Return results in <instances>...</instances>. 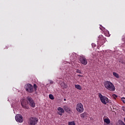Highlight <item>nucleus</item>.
<instances>
[{
	"mask_svg": "<svg viewBox=\"0 0 125 125\" xmlns=\"http://www.w3.org/2000/svg\"><path fill=\"white\" fill-rule=\"evenodd\" d=\"M104 87H105L108 90H109V91H115V90H116L115 85L110 81L104 82Z\"/></svg>",
	"mask_w": 125,
	"mask_h": 125,
	"instance_id": "1",
	"label": "nucleus"
},
{
	"mask_svg": "<svg viewBox=\"0 0 125 125\" xmlns=\"http://www.w3.org/2000/svg\"><path fill=\"white\" fill-rule=\"evenodd\" d=\"M39 122V119L35 117L29 119L28 124L30 125H36Z\"/></svg>",
	"mask_w": 125,
	"mask_h": 125,
	"instance_id": "2",
	"label": "nucleus"
},
{
	"mask_svg": "<svg viewBox=\"0 0 125 125\" xmlns=\"http://www.w3.org/2000/svg\"><path fill=\"white\" fill-rule=\"evenodd\" d=\"M99 96L100 97V99L102 102V103L104 104V105H106L107 103H109V99L108 98L103 96L101 93L99 94Z\"/></svg>",
	"mask_w": 125,
	"mask_h": 125,
	"instance_id": "3",
	"label": "nucleus"
},
{
	"mask_svg": "<svg viewBox=\"0 0 125 125\" xmlns=\"http://www.w3.org/2000/svg\"><path fill=\"white\" fill-rule=\"evenodd\" d=\"M27 102L31 107L32 108H35L36 106V104L35 103V102L34 101V100H33V98L31 97H27L26 98Z\"/></svg>",
	"mask_w": 125,
	"mask_h": 125,
	"instance_id": "4",
	"label": "nucleus"
},
{
	"mask_svg": "<svg viewBox=\"0 0 125 125\" xmlns=\"http://www.w3.org/2000/svg\"><path fill=\"white\" fill-rule=\"evenodd\" d=\"M76 109L78 113H83V111H84L83 105V104L81 103H79L76 104Z\"/></svg>",
	"mask_w": 125,
	"mask_h": 125,
	"instance_id": "5",
	"label": "nucleus"
},
{
	"mask_svg": "<svg viewBox=\"0 0 125 125\" xmlns=\"http://www.w3.org/2000/svg\"><path fill=\"white\" fill-rule=\"evenodd\" d=\"M26 90L29 93H33L34 92V87L33 85L28 83L26 85Z\"/></svg>",
	"mask_w": 125,
	"mask_h": 125,
	"instance_id": "6",
	"label": "nucleus"
},
{
	"mask_svg": "<svg viewBox=\"0 0 125 125\" xmlns=\"http://www.w3.org/2000/svg\"><path fill=\"white\" fill-rule=\"evenodd\" d=\"M79 61H80L81 63L83 64V65H86V64H87V60L83 56H80Z\"/></svg>",
	"mask_w": 125,
	"mask_h": 125,
	"instance_id": "7",
	"label": "nucleus"
},
{
	"mask_svg": "<svg viewBox=\"0 0 125 125\" xmlns=\"http://www.w3.org/2000/svg\"><path fill=\"white\" fill-rule=\"evenodd\" d=\"M15 119L17 122H18L19 123H23V121H24V119L23 118V117H22V115L21 114H17L15 116Z\"/></svg>",
	"mask_w": 125,
	"mask_h": 125,
	"instance_id": "8",
	"label": "nucleus"
},
{
	"mask_svg": "<svg viewBox=\"0 0 125 125\" xmlns=\"http://www.w3.org/2000/svg\"><path fill=\"white\" fill-rule=\"evenodd\" d=\"M21 105L24 109H26L28 110L29 109V105H28V102H26V101L24 100L23 101L21 102Z\"/></svg>",
	"mask_w": 125,
	"mask_h": 125,
	"instance_id": "9",
	"label": "nucleus"
},
{
	"mask_svg": "<svg viewBox=\"0 0 125 125\" xmlns=\"http://www.w3.org/2000/svg\"><path fill=\"white\" fill-rule=\"evenodd\" d=\"M98 43H99V42H100L102 44H103V43H104V38L103 37V36L102 35H100L98 37Z\"/></svg>",
	"mask_w": 125,
	"mask_h": 125,
	"instance_id": "10",
	"label": "nucleus"
},
{
	"mask_svg": "<svg viewBox=\"0 0 125 125\" xmlns=\"http://www.w3.org/2000/svg\"><path fill=\"white\" fill-rule=\"evenodd\" d=\"M57 110L59 111V112H58V114H59L60 116H62V114L64 113V109H63V108L61 107H59Z\"/></svg>",
	"mask_w": 125,
	"mask_h": 125,
	"instance_id": "11",
	"label": "nucleus"
},
{
	"mask_svg": "<svg viewBox=\"0 0 125 125\" xmlns=\"http://www.w3.org/2000/svg\"><path fill=\"white\" fill-rule=\"evenodd\" d=\"M88 114L87 112H83L80 114V117L82 119H87Z\"/></svg>",
	"mask_w": 125,
	"mask_h": 125,
	"instance_id": "12",
	"label": "nucleus"
},
{
	"mask_svg": "<svg viewBox=\"0 0 125 125\" xmlns=\"http://www.w3.org/2000/svg\"><path fill=\"white\" fill-rule=\"evenodd\" d=\"M63 108L65 110V112H66L67 113H70V112H71V108L68 107V106L64 105L63 106Z\"/></svg>",
	"mask_w": 125,
	"mask_h": 125,
	"instance_id": "13",
	"label": "nucleus"
},
{
	"mask_svg": "<svg viewBox=\"0 0 125 125\" xmlns=\"http://www.w3.org/2000/svg\"><path fill=\"white\" fill-rule=\"evenodd\" d=\"M103 119H104V123H105V124H106L105 125L110 124V119L108 117H107V118H105V117H104Z\"/></svg>",
	"mask_w": 125,
	"mask_h": 125,
	"instance_id": "14",
	"label": "nucleus"
},
{
	"mask_svg": "<svg viewBox=\"0 0 125 125\" xmlns=\"http://www.w3.org/2000/svg\"><path fill=\"white\" fill-rule=\"evenodd\" d=\"M113 75L115 77V78H117V79H119V78H120L119 74L116 72H113Z\"/></svg>",
	"mask_w": 125,
	"mask_h": 125,
	"instance_id": "15",
	"label": "nucleus"
},
{
	"mask_svg": "<svg viewBox=\"0 0 125 125\" xmlns=\"http://www.w3.org/2000/svg\"><path fill=\"white\" fill-rule=\"evenodd\" d=\"M75 88H77V89H79V90H82V87L79 84L75 85Z\"/></svg>",
	"mask_w": 125,
	"mask_h": 125,
	"instance_id": "16",
	"label": "nucleus"
},
{
	"mask_svg": "<svg viewBox=\"0 0 125 125\" xmlns=\"http://www.w3.org/2000/svg\"><path fill=\"white\" fill-rule=\"evenodd\" d=\"M117 125H125V122H123V121H120L118 123H117Z\"/></svg>",
	"mask_w": 125,
	"mask_h": 125,
	"instance_id": "17",
	"label": "nucleus"
},
{
	"mask_svg": "<svg viewBox=\"0 0 125 125\" xmlns=\"http://www.w3.org/2000/svg\"><path fill=\"white\" fill-rule=\"evenodd\" d=\"M68 125H76L74 121L68 122Z\"/></svg>",
	"mask_w": 125,
	"mask_h": 125,
	"instance_id": "18",
	"label": "nucleus"
},
{
	"mask_svg": "<svg viewBox=\"0 0 125 125\" xmlns=\"http://www.w3.org/2000/svg\"><path fill=\"white\" fill-rule=\"evenodd\" d=\"M49 97L50 99H51V100H53V99H54V97L53 96V95L52 94H50L49 95Z\"/></svg>",
	"mask_w": 125,
	"mask_h": 125,
	"instance_id": "19",
	"label": "nucleus"
},
{
	"mask_svg": "<svg viewBox=\"0 0 125 125\" xmlns=\"http://www.w3.org/2000/svg\"><path fill=\"white\" fill-rule=\"evenodd\" d=\"M33 87H34V89L35 90V91H37V84H34Z\"/></svg>",
	"mask_w": 125,
	"mask_h": 125,
	"instance_id": "20",
	"label": "nucleus"
},
{
	"mask_svg": "<svg viewBox=\"0 0 125 125\" xmlns=\"http://www.w3.org/2000/svg\"><path fill=\"white\" fill-rule=\"evenodd\" d=\"M121 101H122V102H123V103H124V104H125V98H121Z\"/></svg>",
	"mask_w": 125,
	"mask_h": 125,
	"instance_id": "21",
	"label": "nucleus"
},
{
	"mask_svg": "<svg viewBox=\"0 0 125 125\" xmlns=\"http://www.w3.org/2000/svg\"><path fill=\"white\" fill-rule=\"evenodd\" d=\"M76 73H79V74H82V72L81 71V70H77L76 71Z\"/></svg>",
	"mask_w": 125,
	"mask_h": 125,
	"instance_id": "22",
	"label": "nucleus"
},
{
	"mask_svg": "<svg viewBox=\"0 0 125 125\" xmlns=\"http://www.w3.org/2000/svg\"><path fill=\"white\" fill-rule=\"evenodd\" d=\"M54 82L52 81H50V84H53Z\"/></svg>",
	"mask_w": 125,
	"mask_h": 125,
	"instance_id": "23",
	"label": "nucleus"
},
{
	"mask_svg": "<svg viewBox=\"0 0 125 125\" xmlns=\"http://www.w3.org/2000/svg\"><path fill=\"white\" fill-rule=\"evenodd\" d=\"M78 76L79 78L83 77V75H78Z\"/></svg>",
	"mask_w": 125,
	"mask_h": 125,
	"instance_id": "24",
	"label": "nucleus"
},
{
	"mask_svg": "<svg viewBox=\"0 0 125 125\" xmlns=\"http://www.w3.org/2000/svg\"><path fill=\"white\" fill-rule=\"evenodd\" d=\"M64 101H66V99H64Z\"/></svg>",
	"mask_w": 125,
	"mask_h": 125,
	"instance_id": "25",
	"label": "nucleus"
}]
</instances>
